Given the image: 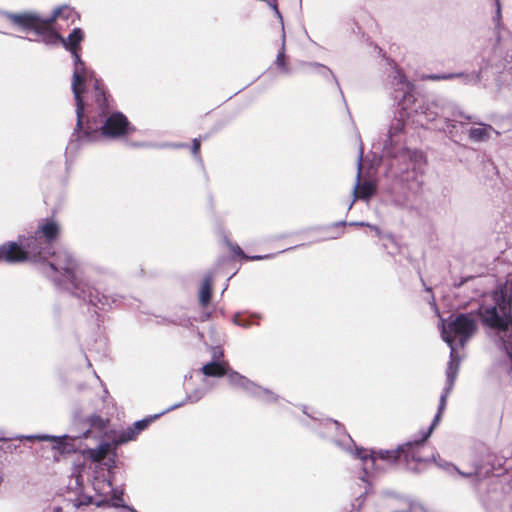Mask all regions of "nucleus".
<instances>
[{"label":"nucleus","instance_id":"obj_1","mask_svg":"<svg viewBox=\"0 0 512 512\" xmlns=\"http://www.w3.org/2000/svg\"><path fill=\"white\" fill-rule=\"evenodd\" d=\"M60 234L61 226L54 217L38 221L34 233L28 236H19L16 243L22 250H28L26 244L30 240L36 239L37 243L47 241L44 245L45 249H40V255L29 257L22 262L47 263L44 273L55 284L71 290L75 296L87 300L95 307L104 309L106 306H110L114 300L107 295L100 294L97 289L77 278L78 264L72 254L65 249L54 250L53 244L58 240Z\"/></svg>","mask_w":512,"mask_h":512},{"label":"nucleus","instance_id":"obj_2","mask_svg":"<svg viewBox=\"0 0 512 512\" xmlns=\"http://www.w3.org/2000/svg\"><path fill=\"white\" fill-rule=\"evenodd\" d=\"M82 99L84 103L81 127H75V134L80 141H97L101 137L119 138L131 134V127L127 117L121 112H109V95L104 84L99 79L83 87Z\"/></svg>","mask_w":512,"mask_h":512},{"label":"nucleus","instance_id":"obj_3","mask_svg":"<svg viewBox=\"0 0 512 512\" xmlns=\"http://www.w3.org/2000/svg\"><path fill=\"white\" fill-rule=\"evenodd\" d=\"M84 31L81 28H74L67 38L60 36L62 45L71 53L74 59V70L72 77V91L76 101L77 126L81 127V118L84 110L82 99L83 87L94 82L97 79L92 71L85 67V63L81 60V43L84 40Z\"/></svg>","mask_w":512,"mask_h":512},{"label":"nucleus","instance_id":"obj_4","mask_svg":"<svg viewBox=\"0 0 512 512\" xmlns=\"http://www.w3.org/2000/svg\"><path fill=\"white\" fill-rule=\"evenodd\" d=\"M13 23L21 26L27 32H32L34 40L42 41L46 44H56L60 39V34L52 28V23L56 19H64L74 23L79 19L78 13L70 6H63L53 12L46 19L34 14H20L10 16Z\"/></svg>","mask_w":512,"mask_h":512},{"label":"nucleus","instance_id":"obj_5","mask_svg":"<svg viewBox=\"0 0 512 512\" xmlns=\"http://www.w3.org/2000/svg\"><path fill=\"white\" fill-rule=\"evenodd\" d=\"M423 439V430L417 440L402 445L403 463L410 470H417L421 464L435 460V449Z\"/></svg>","mask_w":512,"mask_h":512},{"label":"nucleus","instance_id":"obj_6","mask_svg":"<svg viewBox=\"0 0 512 512\" xmlns=\"http://www.w3.org/2000/svg\"><path fill=\"white\" fill-rule=\"evenodd\" d=\"M36 239L30 240L26 244L28 250H22L21 247L14 241L4 243L0 246V261L8 263H21V261L40 255V249H45L42 244L46 242H35Z\"/></svg>","mask_w":512,"mask_h":512},{"label":"nucleus","instance_id":"obj_7","mask_svg":"<svg viewBox=\"0 0 512 512\" xmlns=\"http://www.w3.org/2000/svg\"><path fill=\"white\" fill-rule=\"evenodd\" d=\"M40 440H51L53 441L52 448L56 451H58L60 454H71L76 452L77 447L75 445V439L69 437V436H60V437H54V436H38Z\"/></svg>","mask_w":512,"mask_h":512},{"label":"nucleus","instance_id":"obj_8","mask_svg":"<svg viewBox=\"0 0 512 512\" xmlns=\"http://www.w3.org/2000/svg\"><path fill=\"white\" fill-rule=\"evenodd\" d=\"M369 459L373 463H376L379 460L384 461L387 464L403 462L402 445L395 450L372 451Z\"/></svg>","mask_w":512,"mask_h":512},{"label":"nucleus","instance_id":"obj_9","mask_svg":"<svg viewBox=\"0 0 512 512\" xmlns=\"http://www.w3.org/2000/svg\"><path fill=\"white\" fill-rule=\"evenodd\" d=\"M452 389L450 388H447L445 387L441 396H440V401H439V405H438V410H437V413L436 415L434 416V419L432 421V423L430 424V426L423 430V439L425 438H429L433 432V430L437 427V425L439 424L440 420H441V417H442V414L446 408V405H447V398L450 394Z\"/></svg>","mask_w":512,"mask_h":512},{"label":"nucleus","instance_id":"obj_10","mask_svg":"<svg viewBox=\"0 0 512 512\" xmlns=\"http://www.w3.org/2000/svg\"><path fill=\"white\" fill-rule=\"evenodd\" d=\"M228 370L230 369L227 361H210L201 368V372L207 377H222Z\"/></svg>","mask_w":512,"mask_h":512},{"label":"nucleus","instance_id":"obj_11","mask_svg":"<svg viewBox=\"0 0 512 512\" xmlns=\"http://www.w3.org/2000/svg\"><path fill=\"white\" fill-rule=\"evenodd\" d=\"M110 450V444L105 442L101 443L96 448H89L82 451L84 458L90 459L93 462L102 461L108 454Z\"/></svg>","mask_w":512,"mask_h":512},{"label":"nucleus","instance_id":"obj_12","mask_svg":"<svg viewBox=\"0 0 512 512\" xmlns=\"http://www.w3.org/2000/svg\"><path fill=\"white\" fill-rule=\"evenodd\" d=\"M359 176H357V183L353 189L354 201L356 199L368 200L375 192V187L370 182L359 183Z\"/></svg>","mask_w":512,"mask_h":512},{"label":"nucleus","instance_id":"obj_13","mask_svg":"<svg viewBox=\"0 0 512 512\" xmlns=\"http://www.w3.org/2000/svg\"><path fill=\"white\" fill-rule=\"evenodd\" d=\"M213 279L211 275L205 276L199 290V302L202 307H207L211 301Z\"/></svg>","mask_w":512,"mask_h":512},{"label":"nucleus","instance_id":"obj_14","mask_svg":"<svg viewBox=\"0 0 512 512\" xmlns=\"http://www.w3.org/2000/svg\"><path fill=\"white\" fill-rule=\"evenodd\" d=\"M148 425V421L142 420L138 421L134 424V428H129L127 431L121 433L117 440H115L116 444L124 443L130 440H133L136 435L144 430Z\"/></svg>","mask_w":512,"mask_h":512},{"label":"nucleus","instance_id":"obj_15","mask_svg":"<svg viewBox=\"0 0 512 512\" xmlns=\"http://www.w3.org/2000/svg\"><path fill=\"white\" fill-rule=\"evenodd\" d=\"M493 127L489 124H481L480 127H474L469 130V138L475 142H481L489 139Z\"/></svg>","mask_w":512,"mask_h":512},{"label":"nucleus","instance_id":"obj_16","mask_svg":"<svg viewBox=\"0 0 512 512\" xmlns=\"http://www.w3.org/2000/svg\"><path fill=\"white\" fill-rule=\"evenodd\" d=\"M459 369V361L456 359V354L452 357L450 355V361L448 362L446 369V378L447 383L446 387L452 389L454 386V382L456 380V376Z\"/></svg>","mask_w":512,"mask_h":512},{"label":"nucleus","instance_id":"obj_17","mask_svg":"<svg viewBox=\"0 0 512 512\" xmlns=\"http://www.w3.org/2000/svg\"><path fill=\"white\" fill-rule=\"evenodd\" d=\"M275 65L276 67L282 72V73H289V65H288V58L286 56L285 51V44L282 43L281 48L279 49L276 59H275Z\"/></svg>","mask_w":512,"mask_h":512},{"label":"nucleus","instance_id":"obj_18","mask_svg":"<svg viewBox=\"0 0 512 512\" xmlns=\"http://www.w3.org/2000/svg\"><path fill=\"white\" fill-rule=\"evenodd\" d=\"M226 375L228 376L229 382L234 386L247 388L251 384L246 377L240 375L238 372L228 370Z\"/></svg>","mask_w":512,"mask_h":512},{"label":"nucleus","instance_id":"obj_19","mask_svg":"<svg viewBox=\"0 0 512 512\" xmlns=\"http://www.w3.org/2000/svg\"><path fill=\"white\" fill-rule=\"evenodd\" d=\"M464 73H443V74H427L422 75L421 80H431V81H440V80H451L455 78L464 77Z\"/></svg>","mask_w":512,"mask_h":512},{"label":"nucleus","instance_id":"obj_20","mask_svg":"<svg viewBox=\"0 0 512 512\" xmlns=\"http://www.w3.org/2000/svg\"><path fill=\"white\" fill-rule=\"evenodd\" d=\"M90 424L92 428L102 430L105 428V421L99 416H93L90 418Z\"/></svg>","mask_w":512,"mask_h":512},{"label":"nucleus","instance_id":"obj_21","mask_svg":"<svg viewBox=\"0 0 512 512\" xmlns=\"http://www.w3.org/2000/svg\"><path fill=\"white\" fill-rule=\"evenodd\" d=\"M224 352L222 348L220 347H213L212 348V361H225L223 359Z\"/></svg>","mask_w":512,"mask_h":512},{"label":"nucleus","instance_id":"obj_22","mask_svg":"<svg viewBox=\"0 0 512 512\" xmlns=\"http://www.w3.org/2000/svg\"><path fill=\"white\" fill-rule=\"evenodd\" d=\"M200 147H201V141L198 138H195L192 142V154L196 158H200Z\"/></svg>","mask_w":512,"mask_h":512},{"label":"nucleus","instance_id":"obj_23","mask_svg":"<svg viewBox=\"0 0 512 512\" xmlns=\"http://www.w3.org/2000/svg\"><path fill=\"white\" fill-rule=\"evenodd\" d=\"M234 252H235L236 254H238V255L242 256L243 258L247 259V260H260V259H263V258H264V257H262V256H252V257H248V256H246V255L243 253L242 249H241L239 246H237V247L234 249Z\"/></svg>","mask_w":512,"mask_h":512},{"label":"nucleus","instance_id":"obj_24","mask_svg":"<svg viewBox=\"0 0 512 512\" xmlns=\"http://www.w3.org/2000/svg\"><path fill=\"white\" fill-rule=\"evenodd\" d=\"M72 477H74L77 487L82 488L83 481H82V476H81V472H80L79 468H77L75 470V472L72 473Z\"/></svg>","mask_w":512,"mask_h":512},{"label":"nucleus","instance_id":"obj_25","mask_svg":"<svg viewBox=\"0 0 512 512\" xmlns=\"http://www.w3.org/2000/svg\"><path fill=\"white\" fill-rule=\"evenodd\" d=\"M351 225H355V226H367V227H370L372 229H374L378 234H380V229L377 227V226H373V225H370L368 223H364V222H355V223H351Z\"/></svg>","mask_w":512,"mask_h":512},{"label":"nucleus","instance_id":"obj_26","mask_svg":"<svg viewBox=\"0 0 512 512\" xmlns=\"http://www.w3.org/2000/svg\"><path fill=\"white\" fill-rule=\"evenodd\" d=\"M495 3H496V7H497V13H496L497 21H500V19H501V5H500V0H495Z\"/></svg>","mask_w":512,"mask_h":512},{"label":"nucleus","instance_id":"obj_27","mask_svg":"<svg viewBox=\"0 0 512 512\" xmlns=\"http://www.w3.org/2000/svg\"><path fill=\"white\" fill-rule=\"evenodd\" d=\"M45 512H62V508L61 507H48Z\"/></svg>","mask_w":512,"mask_h":512},{"label":"nucleus","instance_id":"obj_28","mask_svg":"<svg viewBox=\"0 0 512 512\" xmlns=\"http://www.w3.org/2000/svg\"><path fill=\"white\" fill-rule=\"evenodd\" d=\"M102 482H103V484H104V485H106V486H107V488H108L109 490H111V489H112V485H111V483H110V482H107V483H105V481H102Z\"/></svg>","mask_w":512,"mask_h":512},{"label":"nucleus","instance_id":"obj_29","mask_svg":"<svg viewBox=\"0 0 512 512\" xmlns=\"http://www.w3.org/2000/svg\"><path fill=\"white\" fill-rule=\"evenodd\" d=\"M270 5L273 7V9L276 11V13L279 14L277 5L276 4H270Z\"/></svg>","mask_w":512,"mask_h":512},{"label":"nucleus","instance_id":"obj_30","mask_svg":"<svg viewBox=\"0 0 512 512\" xmlns=\"http://www.w3.org/2000/svg\"><path fill=\"white\" fill-rule=\"evenodd\" d=\"M100 484V481L96 479V481L93 483L95 489H97V486Z\"/></svg>","mask_w":512,"mask_h":512},{"label":"nucleus","instance_id":"obj_31","mask_svg":"<svg viewBox=\"0 0 512 512\" xmlns=\"http://www.w3.org/2000/svg\"><path fill=\"white\" fill-rule=\"evenodd\" d=\"M360 457H361L363 460H365V461L368 459V456H367V455H361Z\"/></svg>","mask_w":512,"mask_h":512},{"label":"nucleus","instance_id":"obj_32","mask_svg":"<svg viewBox=\"0 0 512 512\" xmlns=\"http://www.w3.org/2000/svg\"><path fill=\"white\" fill-rule=\"evenodd\" d=\"M132 512H137L136 510H132Z\"/></svg>","mask_w":512,"mask_h":512}]
</instances>
